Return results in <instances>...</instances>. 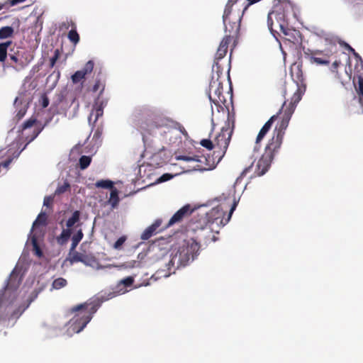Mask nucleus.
<instances>
[{
    "label": "nucleus",
    "instance_id": "obj_11",
    "mask_svg": "<svg viewBox=\"0 0 363 363\" xmlns=\"http://www.w3.org/2000/svg\"><path fill=\"white\" fill-rule=\"evenodd\" d=\"M283 137L279 135V134H275L273 133L272 137L268 140L264 153L266 156H270L273 159L276 154L279 151L282 142Z\"/></svg>",
    "mask_w": 363,
    "mask_h": 363
},
{
    "label": "nucleus",
    "instance_id": "obj_2",
    "mask_svg": "<svg viewBox=\"0 0 363 363\" xmlns=\"http://www.w3.org/2000/svg\"><path fill=\"white\" fill-rule=\"evenodd\" d=\"M110 297L105 298L104 296L96 297L83 303L75 306L71 308L74 316L69 320L70 328L74 333H80L90 322L94 314L100 308L102 303L113 298V294H109Z\"/></svg>",
    "mask_w": 363,
    "mask_h": 363
},
{
    "label": "nucleus",
    "instance_id": "obj_34",
    "mask_svg": "<svg viewBox=\"0 0 363 363\" xmlns=\"http://www.w3.org/2000/svg\"><path fill=\"white\" fill-rule=\"evenodd\" d=\"M67 281L65 279L60 277L53 281L52 286V289H60L65 287L67 285Z\"/></svg>",
    "mask_w": 363,
    "mask_h": 363
},
{
    "label": "nucleus",
    "instance_id": "obj_22",
    "mask_svg": "<svg viewBox=\"0 0 363 363\" xmlns=\"http://www.w3.org/2000/svg\"><path fill=\"white\" fill-rule=\"evenodd\" d=\"M28 56L25 60H22L19 57L20 52H18V56L15 55H11L10 56L11 60L14 62L16 64L19 65L21 67H24L28 65L33 59V55L31 53H26Z\"/></svg>",
    "mask_w": 363,
    "mask_h": 363
},
{
    "label": "nucleus",
    "instance_id": "obj_43",
    "mask_svg": "<svg viewBox=\"0 0 363 363\" xmlns=\"http://www.w3.org/2000/svg\"><path fill=\"white\" fill-rule=\"evenodd\" d=\"M173 178V175L171 174H169V173H166V174H162L159 179H158V182H167V181H169L171 179Z\"/></svg>",
    "mask_w": 363,
    "mask_h": 363
},
{
    "label": "nucleus",
    "instance_id": "obj_15",
    "mask_svg": "<svg viewBox=\"0 0 363 363\" xmlns=\"http://www.w3.org/2000/svg\"><path fill=\"white\" fill-rule=\"evenodd\" d=\"M94 67V63L92 60H89L84 67L77 72H75L71 77L72 82L74 84L79 83L84 79L86 75L92 72Z\"/></svg>",
    "mask_w": 363,
    "mask_h": 363
},
{
    "label": "nucleus",
    "instance_id": "obj_46",
    "mask_svg": "<svg viewBox=\"0 0 363 363\" xmlns=\"http://www.w3.org/2000/svg\"><path fill=\"white\" fill-rule=\"evenodd\" d=\"M252 166H253V164L248 166L247 167H245L241 172L240 177L242 178V177H245L247 175V174L252 170Z\"/></svg>",
    "mask_w": 363,
    "mask_h": 363
},
{
    "label": "nucleus",
    "instance_id": "obj_49",
    "mask_svg": "<svg viewBox=\"0 0 363 363\" xmlns=\"http://www.w3.org/2000/svg\"><path fill=\"white\" fill-rule=\"evenodd\" d=\"M26 53H30L29 52H23V53L20 54L21 55V57L22 60H25L26 58V57L28 56L27 54Z\"/></svg>",
    "mask_w": 363,
    "mask_h": 363
},
{
    "label": "nucleus",
    "instance_id": "obj_31",
    "mask_svg": "<svg viewBox=\"0 0 363 363\" xmlns=\"http://www.w3.org/2000/svg\"><path fill=\"white\" fill-rule=\"evenodd\" d=\"M80 220V211H75L72 213V216L67 220L66 226L69 229H72V228Z\"/></svg>",
    "mask_w": 363,
    "mask_h": 363
},
{
    "label": "nucleus",
    "instance_id": "obj_39",
    "mask_svg": "<svg viewBox=\"0 0 363 363\" xmlns=\"http://www.w3.org/2000/svg\"><path fill=\"white\" fill-rule=\"evenodd\" d=\"M70 188L68 182H65L62 185L59 186L55 190V194L60 195L67 191Z\"/></svg>",
    "mask_w": 363,
    "mask_h": 363
},
{
    "label": "nucleus",
    "instance_id": "obj_44",
    "mask_svg": "<svg viewBox=\"0 0 363 363\" xmlns=\"http://www.w3.org/2000/svg\"><path fill=\"white\" fill-rule=\"evenodd\" d=\"M357 91L359 94L363 96V78L359 77L358 79Z\"/></svg>",
    "mask_w": 363,
    "mask_h": 363
},
{
    "label": "nucleus",
    "instance_id": "obj_16",
    "mask_svg": "<svg viewBox=\"0 0 363 363\" xmlns=\"http://www.w3.org/2000/svg\"><path fill=\"white\" fill-rule=\"evenodd\" d=\"M134 282L133 277H127L125 279L121 280L116 286V292H110L107 296L103 295L105 298L110 297L109 294H113L115 297L118 294H124L127 291L126 288L130 287Z\"/></svg>",
    "mask_w": 363,
    "mask_h": 363
},
{
    "label": "nucleus",
    "instance_id": "obj_48",
    "mask_svg": "<svg viewBox=\"0 0 363 363\" xmlns=\"http://www.w3.org/2000/svg\"><path fill=\"white\" fill-rule=\"evenodd\" d=\"M25 1L26 0H10L9 4L10 6H14Z\"/></svg>",
    "mask_w": 363,
    "mask_h": 363
},
{
    "label": "nucleus",
    "instance_id": "obj_12",
    "mask_svg": "<svg viewBox=\"0 0 363 363\" xmlns=\"http://www.w3.org/2000/svg\"><path fill=\"white\" fill-rule=\"evenodd\" d=\"M193 212V209L189 204H186L178 210L169 219L166 228H169L174 224L179 223L186 218L189 217Z\"/></svg>",
    "mask_w": 363,
    "mask_h": 363
},
{
    "label": "nucleus",
    "instance_id": "obj_19",
    "mask_svg": "<svg viewBox=\"0 0 363 363\" xmlns=\"http://www.w3.org/2000/svg\"><path fill=\"white\" fill-rule=\"evenodd\" d=\"M65 28H68L69 26L72 27V29L69 31L67 38L71 43L74 45H77L79 42V35L77 31L76 24L72 21H67V23H63Z\"/></svg>",
    "mask_w": 363,
    "mask_h": 363
},
{
    "label": "nucleus",
    "instance_id": "obj_4",
    "mask_svg": "<svg viewBox=\"0 0 363 363\" xmlns=\"http://www.w3.org/2000/svg\"><path fill=\"white\" fill-rule=\"evenodd\" d=\"M302 97V91L299 89L294 93L291 98L290 102L287 104L286 101H284L281 110L277 114L281 115V120L279 124L276 126L274 133L279 134L284 138L285 130L289 125V121L296 109V105L301 101Z\"/></svg>",
    "mask_w": 363,
    "mask_h": 363
},
{
    "label": "nucleus",
    "instance_id": "obj_30",
    "mask_svg": "<svg viewBox=\"0 0 363 363\" xmlns=\"http://www.w3.org/2000/svg\"><path fill=\"white\" fill-rule=\"evenodd\" d=\"M14 29L11 26H4L0 28V40L13 37Z\"/></svg>",
    "mask_w": 363,
    "mask_h": 363
},
{
    "label": "nucleus",
    "instance_id": "obj_23",
    "mask_svg": "<svg viewBox=\"0 0 363 363\" xmlns=\"http://www.w3.org/2000/svg\"><path fill=\"white\" fill-rule=\"evenodd\" d=\"M72 233V229H69L67 228L66 229H63L60 235L56 238L57 242L60 245H65L70 238Z\"/></svg>",
    "mask_w": 363,
    "mask_h": 363
},
{
    "label": "nucleus",
    "instance_id": "obj_38",
    "mask_svg": "<svg viewBox=\"0 0 363 363\" xmlns=\"http://www.w3.org/2000/svg\"><path fill=\"white\" fill-rule=\"evenodd\" d=\"M200 144L201 146L209 150L213 148L215 149L214 143L210 139H203L201 140Z\"/></svg>",
    "mask_w": 363,
    "mask_h": 363
},
{
    "label": "nucleus",
    "instance_id": "obj_1",
    "mask_svg": "<svg viewBox=\"0 0 363 363\" xmlns=\"http://www.w3.org/2000/svg\"><path fill=\"white\" fill-rule=\"evenodd\" d=\"M232 133L233 130L230 128V121L228 119V124L221 128V131L216 136L214 139L213 143L215 149L217 150L213 151V154L211 157H189L185 155H180L177 157V159L180 160L195 161L199 162V164L194 167V169L196 170L206 171L213 169L224 157L231 139Z\"/></svg>",
    "mask_w": 363,
    "mask_h": 363
},
{
    "label": "nucleus",
    "instance_id": "obj_21",
    "mask_svg": "<svg viewBox=\"0 0 363 363\" xmlns=\"http://www.w3.org/2000/svg\"><path fill=\"white\" fill-rule=\"evenodd\" d=\"M103 113L104 110L101 106L94 107L88 118L89 123L92 125L95 124L98 119L103 116Z\"/></svg>",
    "mask_w": 363,
    "mask_h": 363
},
{
    "label": "nucleus",
    "instance_id": "obj_41",
    "mask_svg": "<svg viewBox=\"0 0 363 363\" xmlns=\"http://www.w3.org/2000/svg\"><path fill=\"white\" fill-rule=\"evenodd\" d=\"M126 240L125 236H121L113 244V247L116 250L121 249L122 245L124 244V242Z\"/></svg>",
    "mask_w": 363,
    "mask_h": 363
},
{
    "label": "nucleus",
    "instance_id": "obj_53",
    "mask_svg": "<svg viewBox=\"0 0 363 363\" xmlns=\"http://www.w3.org/2000/svg\"><path fill=\"white\" fill-rule=\"evenodd\" d=\"M28 305H29V303H28L26 307H24V308L21 310V313L23 311H25V309L28 306Z\"/></svg>",
    "mask_w": 363,
    "mask_h": 363
},
{
    "label": "nucleus",
    "instance_id": "obj_9",
    "mask_svg": "<svg viewBox=\"0 0 363 363\" xmlns=\"http://www.w3.org/2000/svg\"><path fill=\"white\" fill-rule=\"evenodd\" d=\"M43 128L44 126L38 124L36 118L32 117L21 125L18 132L25 135L26 141L29 143L38 137Z\"/></svg>",
    "mask_w": 363,
    "mask_h": 363
},
{
    "label": "nucleus",
    "instance_id": "obj_29",
    "mask_svg": "<svg viewBox=\"0 0 363 363\" xmlns=\"http://www.w3.org/2000/svg\"><path fill=\"white\" fill-rule=\"evenodd\" d=\"M111 190L110 198L108 203L111 204L112 208H116L119 203V196L118 189L113 186Z\"/></svg>",
    "mask_w": 363,
    "mask_h": 363
},
{
    "label": "nucleus",
    "instance_id": "obj_3",
    "mask_svg": "<svg viewBox=\"0 0 363 363\" xmlns=\"http://www.w3.org/2000/svg\"><path fill=\"white\" fill-rule=\"evenodd\" d=\"M199 248V244L194 240H184L174 255H166L163 257L167 267V272L163 276L168 277L172 274V269L174 273L177 269L184 267L190 260H194Z\"/></svg>",
    "mask_w": 363,
    "mask_h": 363
},
{
    "label": "nucleus",
    "instance_id": "obj_52",
    "mask_svg": "<svg viewBox=\"0 0 363 363\" xmlns=\"http://www.w3.org/2000/svg\"><path fill=\"white\" fill-rule=\"evenodd\" d=\"M4 7V4H0V11Z\"/></svg>",
    "mask_w": 363,
    "mask_h": 363
},
{
    "label": "nucleus",
    "instance_id": "obj_5",
    "mask_svg": "<svg viewBox=\"0 0 363 363\" xmlns=\"http://www.w3.org/2000/svg\"><path fill=\"white\" fill-rule=\"evenodd\" d=\"M274 9L268 13L267 16V26L269 29L272 32L274 21L275 18L277 20L279 26L281 30L286 34L285 31V17L286 13L291 8V4L288 0H275Z\"/></svg>",
    "mask_w": 363,
    "mask_h": 363
},
{
    "label": "nucleus",
    "instance_id": "obj_40",
    "mask_svg": "<svg viewBox=\"0 0 363 363\" xmlns=\"http://www.w3.org/2000/svg\"><path fill=\"white\" fill-rule=\"evenodd\" d=\"M59 57H60V51L58 49H56L54 52L53 56L50 60V67L51 68H52L55 66Z\"/></svg>",
    "mask_w": 363,
    "mask_h": 363
},
{
    "label": "nucleus",
    "instance_id": "obj_47",
    "mask_svg": "<svg viewBox=\"0 0 363 363\" xmlns=\"http://www.w3.org/2000/svg\"><path fill=\"white\" fill-rule=\"evenodd\" d=\"M11 162H12V159L9 158V159L6 160L5 161H4L3 162H1L0 164V166H2L5 168H8Z\"/></svg>",
    "mask_w": 363,
    "mask_h": 363
},
{
    "label": "nucleus",
    "instance_id": "obj_6",
    "mask_svg": "<svg viewBox=\"0 0 363 363\" xmlns=\"http://www.w3.org/2000/svg\"><path fill=\"white\" fill-rule=\"evenodd\" d=\"M237 205L238 201H234L227 217H225V212L221 206H218L215 208H213L208 213H206V219L207 224L209 225V227L213 230H214L213 227L214 224H216L219 228L223 227L230 221L232 214L235 210Z\"/></svg>",
    "mask_w": 363,
    "mask_h": 363
},
{
    "label": "nucleus",
    "instance_id": "obj_54",
    "mask_svg": "<svg viewBox=\"0 0 363 363\" xmlns=\"http://www.w3.org/2000/svg\"><path fill=\"white\" fill-rule=\"evenodd\" d=\"M99 133H99V130H97L95 134H99Z\"/></svg>",
    "mask_w": 363,
    "mask_h": 363
},
{
    "label": "nucleus",
    "instance_id": "obj_33",
    "mask_svg": "<svg viewBox=\"0 0 363 363\" xmlns=\"http://www.w3.org/2000/svg\"><path fill=\"white\" fill-rule=\"evenodd\" d=\"M95 186L97 188L111 189L114 186L112 181L108 179H101L95 183Z\"/></svg>",
    "mask_w": 363,
    "mask_h": 363
},
{
    "label": "nucleus",
    "instance_id": "obj_10",
    "mask_svg": "<svg viewBox=\"0 0 363 363\" xmlns=\"http://www.w3.org/2000/svg\"><path fill=\"white\" fill-rule=\"evenodd\" d=\"M232 41L233 36L230 35H225L220 41L215 55L214 62L212 67L213 72H220L223 74V69L219 65L218 61L226 55L229 44Z\"/></svg>",
    "mask_w": 363,
    "mask_h": 363
},
{
    "label": "nucleus",
    "instance_id": "obj_25",
    "mask_svg": "<svg viewBox=\"0 0 363 363\" xmlns=\"http://www.w3.org/2000/svg\"><path fill=\"white\" fill-rule=\"evenodd\" d=\"M83 237L84 233L82 232V230L80 228L72 238V245L70 247L69 254H71L72 251L75 250L77 246L82 240Z\"/></svg>",
    "mask_w": 363,
    "mask_h": 363
},
{
    "label": "nucleus",
    "instance_id": "obj_17",
    "mask_svg": "<svg viewBox=\"0 0 363 363\" xmlns=\"http://www.w3.org/2000/svg\"><path fill=\"white\" fill-rule=\"evenodd\" d=\"M162 220L161 219H157L151 225L147 227L144 232L142 233L140 238L143 240H147L149 238H150L152 236L155 235L159 231L157 229L159 227L162 225Z\"/></svg>",
    "mask_w": 363,
    "mask_h": 363
},
{
    "label": "nucleus",
    "instance_id": "obj_37",
    "mask_svg": "<svg viewBox=\"0 0 363 363\" xmlns=\"http://www.w3.org/2000/svg\"><path fill=\"white\" fill-rule=\"evenodd\" d=\"M72 252H73L72 257L71 258L72 262H80L86 263L85 256L84 255H82L78 252H76L75 250L72 251Z\"/></svg>",
    "mask_w": 363,
    "mask_h": 363
},
{
    "label": "nucleus",
    "instance_id": "obj_51",
    "mask_svg": "<svg viewBox=\"0 0 363 363\" xmlns=\"http://www.w3.org/2000/svg\"><path fill=\"white\" fill-rule=\"evenodd\" d=\"M339 64H340V62L335 61V62H333V67L334 68H337V66L339 65Z\"/></svg>",
    "mask_w": 363,
    "mask_h": 363
},
{
    "label": "nucleus",
    "instance_id": "obj_32",
    "mask_svg": "<svg viewBox=\"0 0 363 363\" xmlns=\"http://www.w3.org/2000/svg\"><path fill=\"white\" fill-rule=\"evenodd\" d=\"M237 1L238 0H228L223 15V21L225 22L228 20L229 16H230L232 13V7Z\"/></svg>",
    "mask_w": 363,
    "mask_h": 363
},
{
    "label": "nucleus",
    "instance_id": "obj_28",
    "mask_svg": "<svg viewBox=\"0 0 363 363\" xmlns=\"http://www.w3.org/2000/svg\"><path fill=\"white\" fill-rule=\"evenodd\" d=\"M31 243L35 254L39 257H42L43 252L38 245V236L36 232L33 233L31 235Z\"/></svg>",
    "mask_w": 363,
    "mask_h": 363
},
{
    "label": "nucleus",
    "instance_id": "obj_18",
    "mask_svg": "<svg viewBox=\"0 0 363 363\" xmlns=\"http://www.w3.org/2000/svg\"><path fill=\"white\" fill-rule=\"evenodd\" d=\"M277 118V115L272 116L262 126V128L260 129L257 138H256V144H259L261 143V141L264 139V138L266 136L267 133L271 129L273 123L275 120Z\"/></svg>",
    "mask_w": 363,
    "mask_h": 363
},
{
    "label": "nucleus",
    "instance_id": "obj_27",
    "mask_svg": "<svg viewBox=\"0 0 363 363\" xmlns=\"http://www.w3.org/2000/svg\"><path fill=\"white\" fill-rule=\"evenodd\" d=\"M20 283L21 280L18 278V275L12 274L9 279L5 290H16L20 285Z\"/></svg>",
    "mask_w": 363,
    "mask_h": 363
},
{
    "label": "nucleus",
    "instance_id": "obj_42",
    "mask_svg": "<svg viewBox=\"0 0 363 363\" xmlns=\"http://www.w3.org/2000/svg\"><path fill=\"white\" fill-rule=\"evenodd\" d=\"M27 111V108L26 107V106L21 107L17 112L16 115V118H17L18 121L21 120L26 114Z\"/></svg>",
    "mask_w": 363,
    "mask_h": 363
},
{
    "label": "nucleus",
    "instance_id": "obj_24",
    "mask_svg": "<svg viewBox=\"0 0 363 363\" xmlns=\"http://www.w3.org/2000/svg\"><path fill=\"white\" fill-rule=\"evenodd\" d=\"M47 218H48V216L45 213L41 212L40 213H39L37 218L33 223L32 234L35 232L37 233V228H38V225H46Z\"/></svg>",
    "mask_w": 363,
    "mask_h": 363
},
{
    "label": "nucleus",
    "instance_id": "obj_13",
    "mask_svg": "<svg viewBox=\"0 0 363 363\" xmlns=\"http://www.w3.org/2000/svg\"><path fill=\"white\" fill-rule=\"evenodd\" d=\"M240 21L241 17L238 15L236 16L233 21H231L230 16H229V18L227 21H223L225 32H228V35H230L233 36V41L235 42V38H238L240 29Z\"/></svg>",
    "mask_w": 363,
    "mask_h": 363
},
{
    "label": "nucleus",
    "instance_id": "obj_35",
    "mask_svg": "<svg viewBox=\"0 0 363 363\" xmlns=\"http://www.w3.org/2000/svg\"><path fill=\"white\" fill-rule=\"evenodd\" d=\"M105 89V83L104 82H102L100 79H96L95 81V83L92 87L91 91L93 92L97 91L99 89H100V95L102 94Z\"/></svg>",
    "mask_w": 363,
    "mask_h": 363
},
{
    "label": "nucleus",
    "instance_id": "obj_20",
    "mask_svg": "<svg viewBox=\"0 0 363 363\" xmlns=\"http://www.w3.org/2000/svg\"><path fill=\"white\" fill-rule=\"evenodd\" d=\"M291 75L293 80L296 83L297 89H301L298 87V84L303 82V73L299 65H294L291 68Z\"/></svg>",
    "mask_w": 363,
    "mask_h": 363
},
{
    "label": "nucleus",
    "instance_id": "obj_26",
    "mask_svg": "<svg viewBox=\"0 0 363 363\" xmlns=\"http://www.w3.org/2000/svg\"><path fill=\"white\" fill-rule=\"evenodd\" d=\"M12 41L8 40L0 43V62H4L7 58L8 48L11 45Z\"/></svg>",
    "mask_w": 363,
    "mask_h": 363
},
{
    "label": "nucleus",
    "instance_id": "obj_50",
    "mask_svg": "<svg viewBox=\"0 0 363 363\" xmlns=\"http://www.w3.org/2000/svg\"><path fill=\"white\" fill-rule=\"evenodd\" d=\"M48 105V100L47 99H45L43 101V107H47Z\"/></svg>",
    "mask_w": 363,
    "mask_h": 363
},
{
    "label": "nucleus",
    "instance_id": "obj_7",
    "mask_svg": "<svg viewBox=\"0 0 363 363\" xmlns=\"http://www.w3.org/2000/svg\"><path fill=\"white\" fill-rule=\"evenodd\" d=\"M213 72V76L209 84L208 97L209 99L216 106L222 107L226 102L225 96L223 91V79L220 72ZM224 77L223 76V78Z\"/></svg>",
    "mask_w": 363,
    "mask_h": 363
},
{
    "label": "nucleus",
    "instance_id": "obj_45",
    "mask_svg": "<svg viewBox=\"0 0 363 363\" xmlns=\"http://www.w3.org/2000/svg\"><path fill=\"white\" fill-rule=\"evenodd\" d=\"M52 201L53 198L52 196H45L44 198L43 205L47 207H49L52 204Z\"/></svg>",
    "mask_w": 363,
    "mask_h": 363
},
{
    "label": "nucleus",
    "instance_id": "obj_36",
    "mask_svg": "<svg viewBox=\"0 0 363 363\" xmlns=\"http://www.w3.org/2000/svg\"><path fill=\"white\" fill-rule=\"evenodd\" d=\"M79 162L80 168L84 169L89 166L91 159L89 156L83 155L79 158Z\"/></svg>",
    "mask_w": 363,
    "mask_h": 363
},
{
    "label": "nucleus",
    "instance_id": "obj_8",
    "mask_svg": "<svg viewBox=\"0 0 363 363\" xmlns=\"http://www.w3.org/2000/svg\"><path fill=\"white\" fill-rule=\"evenodd\" d=\"M333 50H336V45H332L330 48L324 50L308 49L304 51L306 58L308 59L312 64L317 65H328L330 63V57L335 52Z\"/></svg>",
    "mask_w": 363,
    "mask_h": 363
},
{
    "label": "nucleus",
    "instance_id": "obj_14",
    "mask_svg": "<svg viewBox=\"0 0 363 363\" xmlns=\"http://www.w3.org/2000/svg\"><path fill=\"white\" fill-rule=\"evenodd\" d=\"M273 158L270 156H266V155L262 154L260 159L258 160L256 167L253 174L254 177H261L264 175L269 169L271 166V164L273 161Z\"/></svg>",
    "mask_w": 363,
    "mask_h": 363
}]
</instances>
